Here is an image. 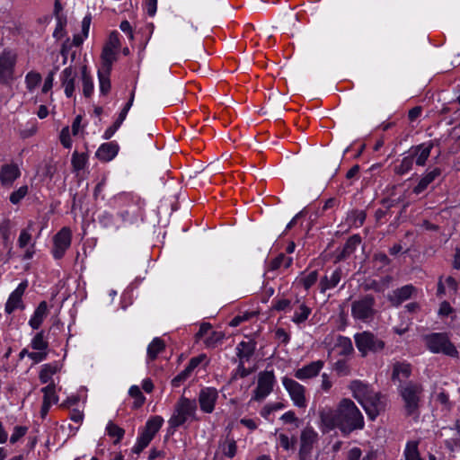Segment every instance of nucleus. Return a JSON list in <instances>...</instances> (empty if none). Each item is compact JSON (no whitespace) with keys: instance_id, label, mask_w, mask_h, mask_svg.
I'll return each mask as SVG.
<instances>
[{"instance_id":"nucleus-1","label":"nucleus","mask_w":460,"mask_h":460,"mask_svg":"<svg viewBox=\"0 0 460 460\" xmlns=\"http://www.w3.org/2000/svg\"><path fill=\"white\" fill-rule=\"evenodd\" d=\"M319 428L323 433H328L338 428L347 436L356 429L364 428V418L356 404L348 398L340 401L336 410L323 407L319 411Z\"/></svg>"},{"instance_id":"nucleus-2","label":"nucleus","mask_w":460,"mask_h":460,"mask_svg":"<svg viewBox=\"0 0 460 460\" xmlns=\"http://www.w3.org/2000/svg\"><path fill=\"white\" fill-rule=\"evenodd\" d=\"M196 420H198L196 401L181 396L175 403L173 412L168 420V430L172 434L187 421Z\"/></svg>"},{"instance_id":"nucleus-3","label":"nucleus","mask_w":460,"mask_h":460,"mask_svg":"<svg viewBox=\"0 0 460 460\" xmlns=\"http://www.w3.org/2000/svg\"><path fill=\"white\" fill-rule=\"evenodd\" d=\"M164 420L162 416L155 415L150 417L144 427V429L140 431L137 441L132 448L133 453L140 454L153 440L156 433L160 430Z\"/></svg>"},{"instance_id":"nucleus-4","label":"nucleus","mask_w":460,"mask_h":460,"mask_svg":"<svg viewBox=\"0 0 460 460\" xmlns=\"http://www.w3.org/2000/svg\"><path fill=\"white\" fill-rule=\"evenodd\" d=\"M424 341L428 349L432 353H442L452 358L458 357L456 348L446 333L434 332L428 334L424 336Z\"/></svg>"},{"instance_id":"nucleus-5","label":"nucleus","mask_w":460,"mask_h":460,"mask_svg":"<svg viewBox=\"0 0 460 460\" xmlns=\"http://www.w3.org/2000/svg\"><path fill=\"white\" fill-rule=\"evenodd\" d=\"M423 388L419 384L409 383L400 390L406 415L417 418Z\"/></svg>"},{"instance_id":"nucleus-6","label":"nucleus","mask_w":460,"mask_h":460,"mask_svg":"<svg viewBox=\"0 0 460 460\" xmlns=\"http://www.w3.org/2000/svg\"><path fill=\"white\" fill-rule=\"evenodd\" d=\"M354 341L358 350L365 357L369 352H378L385 348V341L375 335L373 332L365 331L356 333Z\"/></svg>"},{"instance_id":"nucleus-7","label":"nucleus","mask_w":460,"mask_h":460,"mask_svg":"<svg viewBox=\"0 0 460 460\" xmlns=\"http://www.w3.org/2000/svg\"><path fill=\"white\" fill-rule=\"evenodd\" d=\"M376 314L375 298L367 295L351 304V315L357 321L368 323L373 320Z\"/></svg>"},{"instance_id":"nucleus-8","label":"nucleus","mask_w":460,"mask_h":460,"mask_svg":"<svg viewBox=\"0 0 460 460\" xmlns=\"http://www.w3.org/2000/svg\"><path fill=\"white\" fill-rule=\"evenodd\" d=\"M276 377L272 370L261 371L258 374L257 385L252 392L251 401L261 402L273 391Z\"/></svg>"},{"instance_id":"nucleus-9","label":"nucleus","mask_w":460,"mask_h":460,"mask_svg":"<svg viewBox=\"0 0 460 460\" xmlns=\"http://www.w3.org/2000/svg\"><path fill=\"white\" fill-rule=\"evenodd\" d=\"M281 381L284 388L293 402V404L297 408H305L307 405L305 387L297 381L288 376L282 377Z\"/></svg>"},{"instance_id":"nucleus-10","label":"nucleus","mask_w":460,"mask_h":460,"mask_svg":"<svg viewBox=\"0 0 460 460\" xmlns=\"http://www.w3.org/2000/svg\"><path fill=\"white\" fill-rule=\"evenodd\" d=\"M17 55L9 49H4L0 55V84H8L13 80L14 66Z\"/></svg>"},{"instance_id":"nucleus-11","label":"nucleus","mask_w":460,"mask_h":460,"mask_svg":"<svg viewBox=\"0 0 460 460\" xmlns=\"http://www.w3.org/2000/svg\"><path fill=\"white\" fill-rule=\"evenodd\" d=\"M72 231L69 227L61 228L53 237L52 255L56 260L63 258L66 250L70 247Z\"/></svg>"},{"instance_id":"nucleus-12","label":"nucleus","mask_w":460,"mask_h":460,"mask_svg":"<svg viewBox=\"0 0 460 460\" xmlns=\"http://www.w3.org/2000/svg\"><path fill=\"white\" fill-rule=\"evenodd\" d=\"M319 438L318 433L311 426L305 427L300 435L299 457L301 460H307L310 456L314 444Z\"/></svg>"},{"instance_id":"nucleus-13","label":"nucleus","mask_w":460,"mask_h":460,"mask_svg":"<svg viewBox=\"0 0 460 460\" xmlns=\"http://www.w3.org/2000/svg\"><path fill=\"white\" fill-rule=\"evenodd\" d=\"M218 399V392L214 387H203L198 396L200 411L204 413H212Z\"/></svg>"},{"instance_id":"nucleus-14","label":"nucleus","mask_w":460,"mask_h":460,"mask_svg":"<svg viewBox=\"0 0 460 460\" xmlns=\"http://www.w3.org/2000/svg\"><path fill=\"white\" fill-rule=\"evenodd\" d=\"M360 404L371 420H375L385 408L382 396L375 392H372Z\"/></svg>"},{"instance_id":"nucleus-15","label":"nucleus","mask_w":460,"mask_h":460,"mask_svg":"<svg viewBox=\"0 0 460 460\" xmlns=\"http://www.w3.org/2000/svg\"><path fill=\"white\" fill-rule=\"evenodd\" d=\"M28 287V281L21 282L18 287L10 294L5 305L4 311L6 314H11L17 309H24L22 296Z\"/></svg>"},{"instance_id":"nucleus-16","label":"nucleus","mask_w":460,"mask_h":460,"mask_svg":"<svg viewBox=\"0 0 460 460\" xmlns=\"http://www.w3.org/2000/svg\"><path fill=\"white\" fill-rule=\"evenodd\" d=\"M21 176V171L17 164H4L0 170V182L4 188L13 186L15 180Z\"/></svg>"},{"instance_id":"nucleus-17","label":"nucleus","mask_w":460,"mask_h":460,"mask_svg":"<svg viewBox=\"0 0 460 460\" xmlns=\"http://www.w3.org/2000/svg\"><path fill=\"white\" fill-rule=\"evenodd\" d=\"M324 366L323 361H313L295 371L294 376L299 380L311 379L317 376Z\"/></svg>"},{"instance_id":"nucleus-18","label":"nucleus","mask_w":460,"mask_h":460,"mask_svg":"<svg viewBox=\"0 0 460 460\" xmlns=\"http://www.w3.org/2000/svg\"><path fill=\"white\" fill-rule=\"evenodd\" d=\"M76 76V71L72 66L66 67L60 75L61 84L67 98H71L75 93Z\"/></svg>"},{"instance_id":"nucleus-19","label":"nucleus","mask_w":460,"mask_h":460,"mask_svg":"<svg viewBox=\"0 0 460 460\" xmlns=\"http://www.w3.org/2000/svg\"><path fill=\"white\" fill-rule=\"evenodd\" d=\"M433 144L431 142L422 143L416 146L411 147V156L413 157V161L419 166H424L428 158L430 155Z\"/></svg>"},{"instance_id":"nucleus-20","label":"nucleus","mask_w":460,"mask_h":460,"mask_svg":"<svg viewBox=\"0 0 460 460\" xmlns=\"http://www.w3.org/2000/svg\"><path fill=\"white\" fill-rule=\"evenodd\" d=\"M119 146L116 142H108L102 144L95 153V156L102 162H110L116 157Z\"/></svg>"},{"instance_id":"nucleus-21","label":"nucleus","mask_w":460,"mask_h":460,"mask_svg":"<svg viewBox=\"0 0 460 460\" xmlns=\"http://www.w3.org/2000/svg\"><path fill=\"white\" fill-rule=\"evenodd\" d=\"M207 358L205 354H200L197 357L192 358L188 363L187 367L184 370H182L179 375H177L172 379V385L174 386H178L181 382L185 381L192 373V371L202 362H204Z\"/></svg>"},{"instance_id":"nucleus-22","label":"nucleus","mask_w":460,"mask_h":460,"mask_svg":"<svg viewBox=\"0 0 460 460\" xmlns=\"http://www.w3.org/2000/svg\"><path fill=\"white\" fill-rule=\"evenodd\" d=\"M353 397L361 403L373 391L370 389L368 385L363 383L360 380H353L349 385Z\"/></svg>"},{"instance_id":"nucleus-23","label":"nucleus","mask_w":460,"mask_h":460,"mask_svg":"<svg viewBox=\"0 0 460 460\" xmlns=\"http://www.w3.org/2000/svg\"><path fill=\"white\" fill-rule=\"evenodd\" d=\"M48 315V304L46 301H42L39 304V305L37 306V308L35 309L33 314L31 315L30 321H29V325L33 329V330H38L44 319L47 317Z\"/></svg>"},{"instance_id":"nucleus-24","label":"nucleus","mask_w":460,"mask_h":460,"mask_svg":"<svg viewBox=\"0 0 460 460\" xmlns=\"http://www.w3.org/2000/svg\"><path fill=\"white\" fill-rule=\"evenodd\" d=\"M415 292V288L412 285H405L400 288L395 289L391 296L389 300L395 305H399L403 301L409 299Z\"/></svg>"},{"instance_id":"nucleus-25","label":"nucleus","mask_w":460,"mask_h":460,"mask_svg":"<svg viewBox=\"0 0 460 460\" xmlns=\"http://www.w3.org/2000/svg\"><path fill=\"white\" fill-rule=\"evenodd\" d=\"M341 279V270L340 269H336L332 272L330 276H324L319 283L320 291L324 293L328 289L334 288Z\"/></svg>"},{"instance_id":"nucleus-26","label":"nucleus","mask_w":460,"mask_h":460,"mask_svg":"<svg viewBox=\"0 0 460 460\" xmlns=\"http://www.w3.org/2000/svg\"><path fill=\"white\" fill-rule=\"evenodd\" d=\"M441 174V170L439 168H434L430 172L424 174L419 183L414 187L413 192L415 194H420L424 191L427 187L435 181Z\"/></svg>"},{"instance_id":"nucleus-27","label":"nucleus","mask_w":460,"mask_h":460,"mask_svg":"<svg viewBox=\"0 0 460 460\" xmlns=\"http://www.w3.org/2000/svg\"><path fill=\"white\" fill-rule=\"evenodd\" d=\"M60 370V366L58 362L44 364L41 367L39 378L42 384L54 383L52 377Z\"/></svg>"},{"instance_id":"nucleus-28","label":"nucleus","mask_w":460,"mask_h":460,"mask_svg":"<svg viewBox=\"0 0 460 460\" xmlns=\"http://www.w3.org/2000/svg\"><path fill=\"white\" fill-rule=\"evenodd\" d=\"M255 350L252 341H241L236 347V355L241 361H248Z\"/></svg>"},{"instance_id":"nucleus-29","label":"nucleus","mask_w":460,"mask_h":460,"mask_svg":"<svg viewBox=\"0 0 460 460\" xmlns=\"http://www.w3.org/2000/svg\"><path fill=\"white\" fill-rule=\"evenodd\" d=\"M411 367L410 364L397 362L394 365L392 378L402 382V380L407 379L411 376Z\"/></svg>"},{"instance_id":"nucleus-30","label":"nucleus","mask_w":460,"mask_h":460,"mask_svg":"<svg viewBox=\"0 0 460 460\" xmlns=\"http://www.w3.org/2000/svg\"><path fill=\"white\" fill-rule=\"evenodd\" d=\"M164 349V341L158 337L155 338L147 346V362L155 360Z\"/></svg>"},{"instance_id":"nucleus-31","label":"nucleus","mask_w":460,"mask_h":460,"mask_svg":"<svg viewBox=\"0 0 460 460\" xmlns=\"http://www.w3.org/2000/svg\"><path fill=\"white\" fill-rule=\"evenodd\" d=\"M366 220V213L363 210H351L348 213L346 222L349 226L358 228Z\"/></svg>"},{"instance_id":"nucleus-32","label":"nucleus","mask_w":460,"mask_h":460,"mask_svg":"<svg viewBox=\"0 0 460 460\" xmlns=\"http://www.w3.org/2000/svg\"><path fill=\"white\" fill-rule=\"evenodd\" d=\"M117 52L116 50L110 49L103 47L102 52V67L100 70H107L111 71L112 64L116 61L117 58Z\"/></svg>"},{"instance_id":"nucleus-33","label":"nucleus","mask_w":460,"mask_h":460,"mask_svg":"<svg viewBox=\"0 0 460 460\" xmlns=\"http://www.w3.org/2000/svg\"><path fill=\"white\" fill-rule=\"evenodd\" d=\"M360 243L361 238L359 235L354 234L350 236L343 246L342 252L341 253V258L345 259L346 257L349 256L352 252H354V251L360 244Z\"/></svg>"},{"instance_id":"nucleus-34","label":"nucleus","mask_w":460,"mask_h":460,"mask_svg":"<svg viewBox=\"0 0 460 460\" xmlns=\"http://www.w3.org/2000/svg\"><path fill=\"white\" fill-rule=\"evenodd\" d=\"M311 311V308L308 307L305 303L299 304L297 308L294 312V315L292 316V322H294L296 324L305 322L308 319Z\"/></svg>"},{"instance_id":"nucleus-35","label":"nucleus","mask_w":460,"mask_h":460,"mask_svg":"<svg viewBox=\"0 0 460 460\" xmlns=\"http://www.w3.org/2000/svg\"><path fill=\"white\" fill-rule=\"evenodd\" d=\"M419 442L412 440L408 441L404 449V457L405 460H424L419 452Z\"/></svg>"},{"instance_id":"nucleus-36","label":"nucleus","mask_w":460,"mask_h":460,"mask_svg":"<svg viewBox=\"0 0 460 460\" xmlns=\"http://www.w3.org/2000/svg\"><path fill=\"white\" fill-rule=\"evenodd\" d=\"M318 279V272L312 270L308 273H303L299 278L296 279V283L303 286L305 290H308L314 286Z\"/></svg>"},{"instance_id":"nucleus-37","label":"nucleus","mask_w":460,"mask_h":460,"mask_svg":"<svg viewBox=\"0 0 460 460\" xmlns=\"http://www.w3.org/2000/svg\"><path fill=\"white\" fill-rule=\"evenodd\" d=\"M128 394L134 400L132 404L134 409H139L144 405L146 397L144 396L138 385H131L128 389Z\"/></svg>"},{"instance_id":"nucleus-38","label":"nucleus","mask_w":460,"mask_h":460,"mask_svg":"<svg viewBox=\"0 0 460 460\" xmlns=\"http://www.w3.org/2000/svg\"><path fill=\"white\" fill-rule=\"evenodd\" d=\"M110 75L111 71L98 70L100 92L104 95L108 94L111 88Z\"/></svg>"},{"instance_id":"nucleus-39","label":"nucleus","mask_w":460,"mask_h":460,"mask_svg":"<svg viewBox=\"0 0 460 460\" xmlns=\"http://www.w3.org/2000/svg\"><path fill=\"white\" fill-rule=\"evenodd\" d=\"M293 259L286 256L284 253L279 254L270 263V269L272 270H279L280 268L288 269L291 266Z\"/></svg>"},{"instance_id":"nucleus-40","label":"nucleus","mask_w":460,"mask_h":460,"mask_svg":"<svg viewBox=\"0 0 460 460\" xmlns=\"http://www.w3.org/2000/svg\"><path fill=\"white\" fill-rule=\"evenodd\" d=\"M88 161V155L85 153H78L75 151L72 155L71 164L73 170L75 172H79L83 170Z\"/></svg>"},{"instance_id":"nucleus-41","label":"nucleus","mask_w":460,"mask_h":460,"mask_svg":"<svg viewBox=\"0 0 460 460\" xmlns=\"http://www.w3.org/2000/svg\"><path fill=\"white\" fill-rule=\"evenodd\" d=\"M219 448L224 456L233 458L236 455L237 446L234 438H226L219 445Z\"/></svg>"},{"instance_id":"nucleus-42","label":"nucleus","mask_w":460,"mask_h":460,"mask_svg":"<svg viewBox=\"0 0 460 460\" xmlns=\"http://www.w3.org/2000/svg\"><path fill=\"white\" fill-rule=\"evenodd\" d=\"M83 93L85 97H90L93 93V82L91 75L87 73L86 66L82 69Z\"/></svg>"},{"instance_id":"nucleus-43","label":"nucleus","mask_w":460,"mask_h":460,"mask_svg":"<svg viewBox=\"0 0 460 460\" xmlns=\"http://www.w3.org/2000/svg\"><path fill=\"white\" fill-rule=\"evenodd\" d=\"M107 435L115 438L114 443H119L125 435V430L112 421H109L106 426Z\"/></svg>"},{"instance_id":"nucleus-44","label":"nucleus","mask_w":460,"mask_h":460,"mask_svg":"<svg viewBox=\"0 0 460 460\" xmlns=\"http://www.w3.org/2000/svg\"><path fill=\"white\" fill-rule=\"evenodd\" d=\"M337 348L341 355H349L354 351L351 340L349 337L339 336L337 339Z\"/></svg>"},{"instance_id":"nucleus-45","label":"nucleus","mask_w":460,"mask_h":460,"mask_svg":"<svg viewBox=\"0 0 460 460\" xmlns=\"http://www.w3.org/2000/svg\"><path fill=\"white\" fill-rule=\"evenodd\" d=\"M43 393V402L50 404L58 402V395L56 394V385L54 383L49 384L41 389Z\"/></svg>"},{"instance_id":"nucleus-46","label":"nucleus","mask_w":460,"mask_h":460,"mask_svg":"<svg viewBox=\"0 0 460 460\" xmlns=\"http://www.w3.org/2000/svg\"><path fill=\"white\" fill-rule=\"evenodd\" d=\"M31 346L35 350L47 351L49 342L45 339L44 332L40 331L31 339Z\"/></svg>"},{"instance_id":"nucleus-47","label":"nucleus","mask_w":460,"mask_h":460,"mask_svg":"<svg viewBox=\"0 0 460 460\" xmlns=\"http://www.w3.org/2000/svg\"><path fill=\"white\" fill-rule=\"evenodd\" d=\"M224 338L222 332L213 331L203 340V342L207 348H215L222 342Z\"/></svg>"},{"instance_id":"nucleus-48","label":"nucleus","mask_w":460,"mask_h":460,"mask_svg":"<svg viewBox=\"0 0 460 460\" xmlns=\"http://www.w3.org/2000/svg\"><path fill=\"white\" fill-rule=\"evenodd\" d=\"M33 230V223L30 222L25 229H22L18 238V246L22 249L25 248L31 242V231Z\"/></svg>"},{"instance_id":"nucleus-49","label":"nucleus","mask_w":460,"mask_h":460,"mask_svg":"<svg viewBox=\"0 0 460 460\" xmlns=\"http://www.w3.org/2000/svg\"><path fill=\"white\" fill-rule=\"evenodd\" d=\"M13 223L9 218H4L0 222V235L4 243H7L12 235Z\"/></svg>"},{"instance_id":"nucleus-50","label":"nucleus","mask_w":460,"mask_h":460,"mask_svg":"<svg viewBox=\"0 0 460 460\" xmlns=\"http://www.w3.org/2000/svg\"><path fill=\"white\" fill-rule=\"evenodd\" d=\"M413 163H414L413 157L411 156V155L403 157L401 160L400 164L395 166V168H394L395 173H397L399 175H403V174L407 173L412 168Z\"/></svg>"},{"instance_id":"nucleus-51","label":"nucleus","mask_w":460,"mask_h":460,"mask_svg":"<svg viewBox=\"0 0 460 460\" xmlns=\"http://www.w3.org/2000/svg\"><path fill=\"white\" fill-rule=\"evenodd\" d=\"M40 82L41 75L38 72L31 71L25 76L26 87L30 92L33 91Z\"/></svg>"},{"instance_id":"nucleus-52","label":"nucleus","mask_w":460,"mask_h":460,"mask_svg":"<svg viewBox=\"0 0 460 460\" xmlns=\"http://www.w3.org/2000/svg\"><path fill=\"white\" fill-rule=\"evenodd\" d=\"M29 189L27 185H22L10 194V202L13 205L19 204L22 199L28 194Z\"/></svg>"},{"instance_id":"nucleus-53","label":"nucleus","mask_w":460,"mask_h":460,"mask_svg":"<svg viewBox=\"0 0 460 460\" xmlns=\"http://www.w3.org/2000/svg\"><path fill=\"white\" fill-rule=\"evenodd\" d=\"M333 370L339 376H347L350 374V367L346 360H337L333 365Z\"/></svg>"},{"instance_id":"nucleus-54","label":"nucleus","mask_w":460,"mask_h":460,"mask_svg":"<svg viewBox=\"0 0 460 460\" xmlns=\"http://www.w3.org/2000/svg\"><path fill=\"white\" fill-rule=\"evenodd\" d=\"M134 97H135V93L134 92L131 93L130 94V98L129 100L128 101V102L125 104L124 108L121 110V111L119 112L117 119L115 120V123L118 125V126H121V124L123 123V121L126 119V117L128 115V111L130 110L132 104H133V102H134Z\"/></svg>"},{"instance_id":"nucleus-55","label":"nucleus","mask_w":460,"mask_h":460,"mask_svg":"<svg viewBox=\"0 0 460 460\" xmlns=\"http://www.w3.org/2000/svg\"><path fill=\"white\" fill-rule=\"evenodd\" d=\"M296 439H290L288 435L284 433H280L278 436V446L281 447L283 449L288 451L292 449L295 446Z\"/></svg>"},{"instance_id":"nucleus-56","label":"nucleus","mask_w":460,"mask_h":460,"mask_svg":"<svg viewBox=\"0 0 460 460\" xmlns=\"http://www.w3.org/2000/svg\"><path fill=\"white\" fill-rule=\"evenodd\" d=\"M120 47L119 34L118 31H114L111 32L109 36V40L105 44L104 48L113 49L118 51Z\"/></svg>"},{"instance_id":"nucleus-57","label":"nucleus","mask_w":460,"mask_h":460,"mask_svg":"<svg viewBox=\"0 0 460 460\" xmlns=\"http://www.w3.org/2000/svg\"><path fill=\"white\" fill-rule=\"evenodd\" d=\"M66 21L62 18H58L56 28L53 31V37L57 40H61L66 34Z\"/></svg>"},{"instance_id":"nucleus-58","label":"nucleus","mask_w":460,"mask_h":460,"mask_svg":"<svg viewBox=\"0 0 460 460\" xmlns=\"http://www.w3.org/2000/svg\"><path fill=\"white\" fill-rule=\"evenodd\" d=\"M28 432L26 426H15L10 437V442L15 444L21 438L24 437Z\"/></svg>"},{"instance_id":"nucleus-59","label":"nucleus","mask_w":460,"mask_h":460,"mask_svg":"<svg viewBox=\"0 0 460 460\" xmlns=\"http://www.w3.org/2000/svg\"><path fill=\"white\" fill-rule=\"evenodd\" d=\"M333 385V382L331 379L330 376L326 373L322 374L321 376V385L320 389L324 394H329Z\"/></svg>"},{"instance_id":"nucleus-60","label":"nucleus","mask_w":460,"mask_h":460,"mask_svg":"<svg viewBox=\"0 0 460 460\" xmlns=\"http://www.w3.org/2000/svg\"><path fill=\"white\" fill-rule=\"evenodd\" d=\"M59 138L64 147L70 148L72 146V139L70 137V129L68 127H65L62 128Z\"/></svg>"},{"instance_id":"nucleus-61","label":"nucleus","mask_w":460,"mask_h":460,"mask_svg":"<svg viewBox=\"0 0 460 460\" xmlns=\"http://www.w3.org/2000/svg\"><path fill=\"white\" fill-rule=\"evenodd\" d=\"M212 331L210 323H204L200 325L199 332L196 334L198 340H204Z\"/></svg>"},{"instance_id":"nucleus-62","label":"nucleus","mask_w":460,"mask_h":460,"mask_svg":"<svg viewBox=\"0 0 460 460\" xmlns=\"http://www.w3.org/2000/svg\"><path fill=\"white\" fill-rule=\"evenodd\" d=\"M291 302L288 299L282 298L276 300L273 304V308L277 311H286L290 307Z\"/></svg>"},{"instance_id":"nucleus-63","label":"nucleus","mask_w":460,"mask_h":460,"mask_svg":"<svg viewBox=\"0 0 460 460\" xmlns=\"http://www.w3.org/2000/svg\"><path fill=\"white\" fill-rule=\"evenodd\" d=\"M47 351L38 350L37 352L28 353V357L34 362L39 363L47 358Z\"/></svg>"},{"instance_id":"nucleus-64","label":"nucleus","mask_w":460,"mask_h":460,"mask_svg":"<svg viewBox=\"0 0 460 460\" xmlns=\"http://www.w3.org/2000/svg\"><path fill=\"white\" fill-rule=\"evenodd\" d=\"M362 457V451L359 447H352L347 453L346 460H360Z\"/></svg>"}]
</instances>
